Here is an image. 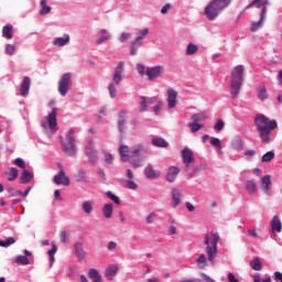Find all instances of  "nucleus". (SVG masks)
<instances>
[{
	"label": "nucleus",
	"instance_id": "13d9d810",
	"mask_svg": "<svg viewBox=\"0 0 282 282\" xmlns=\"http://www.w3.org/2000/svg\"><path fill=\"white\" fill-rule=\"evenodd\" d=\"M224 127H226V123L221 119H218L214 126V130L221 131L224 129Z\"/></svg>",
	"mask_w": 282,
	"mask_h": 282
},
{
	"label": "nucleus",
	"instance_id": "6e6d98bb",
	"mask_svg": "<svg viewBox=\"0 0 282 282\" xmlns=\"http://www.w3.org/2000/svg\"><path fill=\"white\" fill-rule=\"evenodd\" d=\"M137 72L140 76H144V74L147 75V66H144V64H137Z\"/></svg>",
	"mask_w": 282,
	"mask_h": 282
},
{
	"label": "nucleus",
	"instance_id": "cd10ccee",
	"mask_svg": "<svg viewBox=\"0 0 282 282\" xmlns=\"http://www.w3.org/2000/svg\"><path fill=\"white\" fill-rule=\"evenodd\" d=\"M199 52V46L195 43H188L185 50V56H195Z\"/></svg>",
	"mask_w": 282,
	"mask_h": 282
},
{
	"label": "nucleus",
	"instance_id": "37998d69",
	"mask_svg": "<svg viewBox=\"0 0 282 282\" xmlns=\"http://www.w3.org/2000/svg\"><path fill=\"white\" fill-rule=\"evenodd\" d=\"M14 263H18L19 265H30V259L25 256H18L14 259Z\"/></svg>",
	"mask_w": 282,
	"mask_h": 282
},
{
	"label": "nucleus",
	"instance_id": "20e7f679",
	"mask_svg": "<svg viewBox=\"0 0 282 282\" xmlns=\"http://www.w3.org/2000/svg\"><path fill=\"white\" fill-rule=\"evenodd\" d=\"M219 234L212 231L205 235L204 246L207 254V260L215 265V259H217V246L219 243Z\"/></svg>",
	"mask_w": 282,
	"mask_h": 282
},
{
	"label": "nucleus",
	"instance_id": "f704fd0d",
	"mask_svg": "<svg viewBox=\"0 0 282 282\" xmlns=\"http://www.w3.org/2000/svg\"><path fill=\"white\" fill-rule=\"evenodd\" d=\"M258 98L262 102H263V100H268L269 95H268V90L265 89L264 85H261L258 87Z\"/></svg>",
	"mask_w": 282,
	"mask_h": 282
},
{
	"label": "nucleus",
	"instance_id": "9d476101",
	"mask_svg": "<svg viewBox=\"0 0 282 282\" xmlns=\"http://www.w3.org/2000/svg\"><path fill=\"white\" fill-rule=\"evenodd\" d=\"M62 149L67 155H72V130L59 137Z\"/></svg>",
	"mask_w": 282,
	"mask_h": 282
},
{
	"label": "nucleus",
	"instance_id": "b1692460",
	"mask_svg": "<svg viewBox=\"0 0 282 282\" xmlns=\"http://www.w3.org/2000/svg\"><path fill=\"white\" fill-rule=\"evenodd\" d=\"M271 230L272 232H281L282 230L281 217L273 216V218L271 219Z\"/></svg>",
	"mask_w": 282,
	"mask_h": 282
},
{
	"label": "nucleus",
	"instance_id": "7ed1b4c3",
	"mask_svg": "<svg viewBox=\"0 0 282 282\" xmlns=\"http://www.w3.org/2000/svg\"><path fill=\"white\" fill-rule=\"evenodd\" d=\"M243 72H246V67L243 65L235 66L234 69L231 70V79H230L231 100H235L239 97L241 87H243Z\"/></svg>",
	"mask_w": 282,
	"mask_h": 282
},
{
	"label": "nucleus",
	"instance_id": "09e8293b",
	"mask_svg": "<svg viewBox=\"0 0 282 282\" xmlns=\"http://www.w3.org/2000/svg\"><path fill=\"white\" fill-rule=\"evenodd\" d=\"M263 21H265V19H262V14H260V20L258 22H252L251 32H257L259 30V28H261V25H263Z\"/></svg>",
	"mask_w": 282,
	"mask_h": 282
},
{
	"label": "nucleus",
	"instance_id": "e433bc0d",
	"mask_svg": "<svg viewBox=\"0 0 282 282\" xmlns=\"http://www.w3.org/2000/svg\"><path fill=\"white\" fill-rule=\"evenodd\" d=\"M12 30H13V26L11 24H7L2 28V36L4 39H12L13 34H12Z\"/></svg>",
	"mask_w": 282,
	"mask_h": 282
},
{
	"label": "nucleus",
	"instance_id": "79ce46f5",
	"mask_svg": "<svg viewBox=\"0 0 282 282\" xmlns=\"http://www.w3.org/2000/svg\"><path fill=\"white\" fill-rule=\"evenodd\" d=\"M14 243H17L14 237H9L6 240H0V248H8L10 246H14Z\"/></svg>",
	"mask_w": 282,
	"mask_h": 282
},
{
	"label": "nucleus",
	"instance_id": "6ab92c4d",
	"mask_svg": "<svg viewBox=\"0 0 282 282\" xmlns=\"http://www.w3.org/2000/svg\"><path fill=\"white\" fill-rule=\"evenodd\" d=\"M260 186L265 195H270V188L272 186V177L270 175H264L261 178Z\"/></svg>",
	"mask_w": 282,
	"mask_h": 282
},
{
	"label": "nucleus",
	"instance_id": "1a4fd4ad",
	"mask_svg": "<svg viewBox=\"0 0 282 282\" xmlns=\"http://www.w3.org/2000/svg\"><path fill=\"white\" fill-rule=\"evenodd\" d=\"M165 68L162 65L153 66V67H148L145 76L148 77V80H155L156 78H160L163 76Z\"/></svg>",
	"mask_w": 282,
	"mask_h": 282
},
{
	"label": "nucleus",
	"instance_id": "69168bd1",
	"mask_svg": "<svg viewBox=\"0 0 282 282\" xmlns=\"http://www.w3.org/2000/svg\"><path fill=\"white\" fill-rule=\"evenodd\" d=\"M104 155H105V162H106L107 164H112V162H113V156H112L111 154L107 153V152H104Z\"/></svg>",
	"mask_w": 282,
	"mask_h": 282
},
{
	"label": "nucleus",
	"instance_id": "603ef678",
	"mask_svg": "<svg viewBox=\"0 0 282 282\" xmlns=\"http://www.w3.org/2000/svg\"><path fill=\"white\" fill-rule=\"evenodd\" d=\"M124 182V186L126 188H129L130 191H137L138 189V184L135 182H133L132 180H126Z\"/></svg>",
	"mask_w": 282,
	"mask_h": 282
},
{
	"label": "nucleus",
	"instance_id": "2f4dec72",
	"mask_svg": "<svg viewBox=\"0 0 282 282\" xmlns=\"http://www.w3.org/2000/svg\"><path fill=\"white\" fill-rule=\"evenodd\" d=\"M102 213L106 219H111V216L113 215V205L111 203L105 204L102 207Z\"/></svg>",
	"mask_w": 282,
	"mask_h": 282
},
{
	"label": "nucleus",
	"instance_id": "473e14b6",
	"mask_svg": "<svg viewBox=\"0 0 282 282\" xmlns=\"http://www.w3.org/2000/svg\"><path fill=\"white\" fill-rule=\"evenodd\" d=\"M82 210H84L86 215H91V213H94V202L85 200L82 204Z\"/></svg>",
	"mask_w": 282,
	"mask_h": 282
},
{
	"label": "nucleus",
	"instance_id": "bf43d9fd",
	"mask_svg": "<svg viewBox=\"0 0 282 282\" xmlns=\"http://www.w3.org/2000/svg\"><path fill=\"white\" fill-rule=\"evenodd\" d=\"M155 217H158L155 212L150 213L145 218L147 224H153L155 221Z\"/></svg>",
	"mask_w": 282,
	"mask_h": 282
},
{
	"label": "nucleus",
	"instance_id": "5fc2aeb1",
	"mask_svg": "<svg viewBox=\"0 0 282 282\" xmlns=\"http://www.w3.org/2000/svg\"><path fill=\"white\" fill-rule=\"evenodd\" d=\"M210 144L212 147H215L218 151H221V140H219V138H210Z\"/></svg>",
	"mask_w": 282,
	"mask_h": 282
},
{
	"label": "nucleus",
	"instance_id": "a19ab883",
	"mask_svg": "<svg viewBox=\"0 0 282 282\" xmlns=\"http://www.w3.org/2000/svg\"><path fill=\"white\" fill-rule=\"evenodd\" d=\"M124 124H127V121L124 120V111L119 112V120H118V129L120 133L124 131Z\"/></svg>",
	"mask_w": 282,
	"mask_h": 282
},
{
	"label": "nucleus",
	"instance_id": "2eb2a0df",
	"mask_svg": "<svg viewBox=\"0 0 282 282\" xmlns=\"http://www.w3.org/2000/svg\"><path fill=\"white\" fill-rule=\"evenodd\" d=\"M54 184L57 186H69L70 180L65 174V171H59L58 174H56L53 178Z\"/></svg>",
	"mask_w": 282,
	"mask_h": 282
},
{
	"label": "nucleus",
	"instance_id": "7c9ffc66",
	"mask_svg": "<svg viewBox=\"0 0 282 282\" xmlns=\"http://www.w3.org/2000/svg\"><path fill=\"white\" fill-rule=\"evenodd\" d=\"M246 191L249 195L257 194V183L253 180L246 182Z\"/></svg>",
	"mask_w": 282,
	"mask_h": 282
},
{
	"label": "nucleus",
	"instance_id": "c756f323",
	"mask_svg": "<svg viewBox=\"0 0 282 282\" xmlns=\"http://www.w3.org/2000/svg\"><path fill=\"white\" fill-rule=\"evenodd\" d=\"M197 268H199V270H206V268H208V259L206 258V254L202 253L197 260Z\"/></svg>",
	"mask_w": 282,
	"mask_h": 282
},
{
	"label": "nucleus",
	"instance_id": "338daca9",
	"mask_svg": "<svg viewBox=\"0 0 282 282\" xmlns=\"http://www.w3.org/2000/svg\"><path fill=\"white\" fill-rule=\"evenodd\" d=\"M160 111H162V102H159L158 105L154 106L153 108V112L155 113V116L160 115Z\"/></svg>",
	"mask_w": 282,
	"mask_h": 282
},
{
	"label": "nucleus",
	"instance_id": "3c124183",
	"mask_svg": "<svg viewBox=\"0 0 282 282\" xmlns=\"http://www.w3.org/2000/svg\"><path fill=\"white\" fill-rule=\"evenodd\" d=\"M106 196L109 197L111 199V202L117 204V206H119L120 197H118L116 194H113V192H111V191L106 192Z\"/></svg>",
	"mask_w": 282,
	"mask_h": 282
},
{
	"label": "nucleus",
	"instance_id": "774afa93",
	"mask_svg": "<svg viewBox=\"0 0 282 282\" xmlns=\"http://www.w3.org/2000/svg\"><path fill=\"white\" fill-rule=\"evenodd\" d=\"M228 281L229 282H239V280H237V278H235V274H232V273H228Z\"/></svg>",
	"mask_w": 282,
	"mask_h": 282
},
{
	"label": "nucleus",
	"instance_id": "0eeeda50",
	"mask_svg": "<svg viewBox=\"0 0 282 282\" xmlns=\"http://www.w3.org/2000/svg\"><path fill=\"white\" fill-rule=\"evenodd\" d=\"M182 160L183 164L185 165V171L188 173V171H192L193 164H195V158L193 156V151L185 147L182 152Z\"/></svg>",
	"mask_w": 282,
	"mask_h": 282
},
{
	"label": "nucleus",
	"instance_id": "a211bd4d",
	"mask_svg": "<svg viewBox=\"0 0 282 282\" xmlns=\"http://www.w3.org/2000/svg\"><path fill=\"white\" fill-rule=\"evenodd\" d=\"M107 41H111V33L107 29H101L97 33L96 44L102 45L107 43Z\"/></svg>",
	"mask_w": 282,
	"mask_h": 282
},
{
	"label": "nucleus",
	"instance_id": "ea45409f",
	"mask_svg": "<svg viewBox=\"0 0 282 282\" xmlns=\"http://www.w3.org/2000/svg\"><path fill=\"white\" fill-rule=\"evenodd\" d=\"M250 267L252 268V270H256V272H261L263 264L261 263V260H259V258H256L250 261Z\"/></svg>",
	"mask_w": 282,
	"mask_h": 282
},
{
	"label": "nucleus",
	"instance_id": "4c0bfd02",
	"mask_svg": "<svg viewBox=\"0 0 282 282\" xmlns=\"http://www.w3.org/2000/svg\"><path fill=\"white\" fill-rule=\"evenodd\" d=\"M139 111L140 113H144L145 111H149V104L147 101V97L140 96V102H139Z\"/></svg>",
	"mask_w": 282,
	"mask_h": 282
},
{
	"label": "nucleus",
	"instance_id": "de8ad7c7",
	"mask_svg": "<svg viewBox=\"0 0 282 282\" xmlns=\"http://www.w3.org/2000/svg\"><path fill=\"white\" fill-rule=\"evenodd\" d=\"M18 177H19V170H17V167H11L8 181L14 182Z\"/></svg>",
	"mask_w": 282,
	"mask_h": 282
},
{
	"label": "nucleus",
	"instance_id": "72a5a7b5",
	"mask_svg": "<svg viewBox=\"0 0 282 282\" xmlns=\"http://www.w3.org/2000/svg\"><path fill=\"white\" fill-rule=\"evenodd\" d=\"M208 118V116H206V113L204 112H198L192 116L191 120L192 122H195L196 124H200V122H204V120H206Z\"/></svg>",
	"mask_w": 282,
	"mask_h": 282
},
{
	"label": "nucleus",
	"instance_id": "58836bf2",
	"mask_svg": "<svg viewBox=\"0 0 282 282\" xmlns=\"http://www.w3.org/2000/svg\"><path fill=\"white\" fill-rule=\"evenodd\" d=\"M40 6L42 7V9L40 10V14L45 15L52 12V7L47 6V0H41Z\"/></svg>",
	"mask_w": 282,
	"mask_h": 282
},
{
	"label": "nucleus",
	"instance_id": "a878e982",
	"mask_svg": "<svg viewBox=\"0 0 282 282\" xmlns=\"http://www.w3.org/2000/svg\"><path fill=\"white\" fill-rule=\"evenodd\" d=\"M88 278L91 280V282H102V275L97 269H89Z\"/></svg>",
	"mask_w": 282,
	"mask_h": 282
},
{
	"label": "nucleus",
	"instance_id": "f03ea898",
	"mask_svg": "<svg viewBox=\"0 0 282 282\" xmlns=\"http://www.w3.org/2000/svg\"><path fill=\"white\" fill-rule=\"evenodd\" d=\"M253 122L261 142L264 144H270V142H272V131L279 127L276 120H270V118H268L265 115L258 113L256 115Z\"/></svg>",
	"mask_w": 282,
	"mask_h": 282
},
{
	"label": "nucleus",
	"instance_id": "5701e85b",
	"mask_svg": "<svg viewBox=\"0 0 282 282\" xmlns=\"http://www.w3.org/2000/svg\"><path fill=\"white\" fill-rule=\"evenodd\" d=\"M144 175L148 180H158V177H160V172L154 170L153 166L148 165L144 169Z\"/></svg>",
	"mask_w": 282,
	"mask_h": 282
},
{
	"label": "nucleus",
	"instance_id": "393cba45",
	"mask_svg": "<svg viewBox=\"0 0 282 282\" xmlns=\"http://www.w3.org/2000/svg\"><path fill=\"white\" fill-rule=\"evenodd\" d=\"M177 175H180V169H177V166H170L167 171L166 180L170 183H173L177 178Z\"/></svg>",
	"mask_w": 282,
	"mask_h": 282
},
{
	"label": "nucleus",
	"instance_id": "aec40b11",
	"mask_svg": "<svg viewBox=\"0 0 282 282\" xmlns=\"http://www.w3.org/2000/svg\"><path fill=\"white\" fill-rule=\"evenodd\" d=\"M182 204V191L177 188L172 189V208H177Z\"/></svg>",
	"mask_w": 282,
	"mask_h": 282
},
{
	"label": "nucleus",
	"instance_id": "c85d7f7f",
	"mask_svg": "<svg viewBox=\"0 0 282 282\" xmlns=\"http://www.w3.org/2000/svg\"><path fill=\"white\" fill-rule=\"evenodd\" d=\"M20 180H21V184H30V182L34 180V174H32L28 170H23Z\"/></svg>",
	"mask_w": 282,
	"mask_h": 282
},
{
	"label": "nucleus",
	"instance_id": "864d4df0",
	"mask_svg": "<svg viewBox=\"0 0 282 282\" xmlns=\"http://www.w3.org/2000/svg\"><path fill=\"white\" fill-rule=\"evenodd\" d=\"M232 148L236 151H241L243 149V140L241 139H235L232 142Z\"/></svg>",
	"mask_w": 282,
	"mask_h": 282
},
{
	"label": "nucleus",
	"instance_id": "49530a36",
	"mask_svg": "<svg viewBox=\"0 0 282 282\" xmlns=\"http://www.w3.org/2000/svg\"><path fill=\"white\" fill-rule=\"evenodd\" d=\"M57 250H58V247H56V243H52V248L48 250L51 264H53L55 261L54 256L56 254Z\"/></svg>",
	"mask_w": 282,
	"mask_h": 282
},
{
	"label": "nucleus",
	"instance_id": "6e6552de",
	"mask_svg": "<svg viewBox=\"0 0 282 282\" xmlns=\"http://www.w3.org/2000/svg\"><path fill=\"white\" fill-rule=\"evenodd\" d=\"M69 83H72V74L66 73L62 76L58 83V93L61 96H67V91H69Z\"/></svg>",
	"mask_w": 282,
	"mask_h": 282
},
{
	"label": "nucleus",
	"instance_id": "412c9836",
	"mask_svg": "<svg viewBox=\"0 0 282 282\" xmlns=\"http://www.w3.org/2000/svg\"><path fill=\"white\" fill-rule=\"evenodd\" d=\"M256 8L261 9L262 20L265 19L268 14V6H270V0H260L257 3H252Z\"/></svg>",
	"mask_w": 282,
	"mask_h": 282
},
{
	"label": "nucleus",
	"instance_id": "680f3d73",
	"mask_svg": "<svg viewBox=\"0 0 282 282\" xmlns=\"http://www.w3.org/2000/svg\"><path fill=\"white\" fill-rule=\"evenodd\" d=\"M14 165L19 166V169H25V161H23L21 158H18L14 160Z\"/></svg>",
	"mask_w": 282,
	"mask_h": 282
},
{
	"label": "nucleus",
	"instance_id": "c03bdc74",
	"mask_svg": "<svg viewBox=\"0 0 282 282\" xmlns=\"http://www.w3.org/2000/svg\"><path fill=\"white\" fill-rule=\"evenodd\" d=\"M187 127L191 129L192 133H197V131L204 129V124L195 123V121L189 122Z\"/></svg>",
	"mask_w": 282,
	"mask_h": 282
},
{
	"label": "nucleus",
	"instance_id": "f257e3e1",
	"mask_svg": "<svg viewBox=\"0 0 282 282\" xmlns=\"http://www.w3.org/2000/svg\"><path fill=\"white\" fill-rule=\"evenodd\" d=\"M118 151L122 162H129L133 169L144 166V160L149 158V150L144 144H137L132 148L120 145Z\"/></svg>",
	"mask_w": 282,
	"mask_h": 282
},
{
	"label": "nucleus",
	"instance_id": "4d7b16f0",
	"mask_svg": "<svg viewBox=\"0 0 282 282\" xmlns=\"http://www.w3.org/2000/svg\"><path fill=\"white\" fill-rule=\"evenodd\" d=\"M130 39H131V33H128V32H123L119 36V41L121 43H127V41H129Z\"/></svg>",
	"mask_w": 282,
	"mask_h": 282
},
{
	"label": "nucleus",
	"instance_id": "052dcab7",
	"mask_svg": "<svg viewBox=\"0 0 282 282\" xmlns=\"http://www.w3.org/2000/svg\"><path fill=\"white\" fill-rule=\"evenodd\" d=\"M15 51H17V46L12 44H8L6 46V53L9 54V56H12V54H14Z\"/></svg>",
	"mask_w": 282,
	"mask_h": 282
},
{
	"label": "nucleus",
	"instance_id": "0e129e2a",
	"mask_svg": "<svg viewBox=\"0 0 282 282\" xmlns=\"http://www.w3.org/2000/svg\"><path fill=\"white\" fill-rule=\"evenodd\" d=\"M173 8V4L166 3L162 9H161V14H169V10Z\"/></svg>",
	"mask_w": 282,
	"mask_h": 282
},
{
	"label": "nucleus",
	"instance_id": "bb28decb",
	"mask_svg": "<svg viewBox=\"0 0 282 282\" xmlns=\"http://www.w3.org/2000/svg\"><path fill=\"white\" fill-rule=\"evenodd\" d=\"M153 147H158L159 149H166L169 147V142L164 140V138L155 137L152 139Z\"/></svg>",
	"mask_w": 282,
	"mask_h": 282
},
{
	"label": "nucleus",
	"instance_id": "9b49d317",
	"mask_svg": "<svg viewBox=\"0 0 282 282\" xmlns=\"http://www.w3.org/2000/svg\"><path fill=\"white\" fill-rule=\"evenodd\" d=\"M86 156L90 164H96L98 162V151L94 148V140H89L86 145Z\"/></svg>",
	"mask_w": 282,
	"mask_h": 282
},
{
	"label": "nucleus",
	"instance_id": "39448f33",
	"mask_svg": "<svg viewBox=\"0 0 282 282\" xmlns=\"http://www.w3.org/2000/svg\"><path fill=\"white\" fill-rule=\"evenodd\" d=\"M230 3H232V0H212L204 10L206 19H208V21H215Z\"/></svg>",
	"mask_w": 282,
	"mask_h": 282
},
{
	"label": "nucleus",
	"instance_id": "ddd939ff",
	"mask_svg": "<svg viewBox=\"0 0 282 282\" xmlns=\"http://www.w3.org/2000/svg\"><path fill=\"white\" fill-rule=\"evenodd\" d=\"M123 74H124V62H119L112 75V80L115 85H120V83L124 80Z\"/></svg>",
	"mask_w": 282,
	"mask_h": 282
},
{
	"label": "nucleus",
	"instance_id": "e2e57ef3",
	"mask_svg": "<svg viewBox=\"0 0 282 282\" xmlns=\"http://www.w3.org/2000/svg\"><path fill=\"white\" fill-rule=\"evenodd\" d=\"M75 180H76V182H85V172L84 171H79L75 175Z\"/></svg>",
	"mask_w": 282,
	"mask_h": 282
},
{
	"label": "nucleus",
	"instance_id": "f3484780",
	"mask_svg": "<svg viewBox=\"0 0 282 282\" xmlns=\"http://www.w3.org/2000/svg\"><path fill=\"white\" fill-rule=\"evenodd\" d=\"M177 107V91L173 88L167 89V109Z\"/></svg>",
	"mask_w": 282,
	"mask_h": 282
},
{
	"label": "nucleus",
	"instance_id": "423d86ee",
	"mask_svg": "<svg viewBox=\"0 0 282 282\" xmlns=\"http://www.w3.org/2000/svg\"><path fill=\"white\" fill-rule=\"evenodd\" d=\"M151 34L149 28L139 29L135 32V37L130 45V56H137L140 47L144 45V39Z\"/></svg>",
	"mask_w": 282,
	"mask_h": 282
},
{
	"label": "nucleus",
	"instance_id": "dca6fc26",
	"mask_svg": "<svg viewBox=\"0 0 282 282\" xmlns=\"http://www.w3.org/2000/svg\"><path fill=\"white\" fill-rule=\"evenodd\" d=\"M30 87H32V79L24 76L20 84V96H22V98H26L28 94H30Z\"/></svg>",
	"mask_w": 282,
	"mask_h": 282
},
{
	"label": "nucleus",
	"instance_id": "4be33fe9",
	"mask_svg": "<svg viewBox=\"0 0 282 282\" xmlns=\"http://www.w3.org/2000/svg\"><path fill=\"white\" fill-rule=\"evenodd\" d=\"M118 275V265L111 264L105 271V278L108 281H113V278Z\"/></svg>",
	"mask_w": 282,
	"mask_h": 282
},
{
	"label": "nucleus",
	"instance_id": "4468645a",
	"mask_svg": "<svg viewBox=\"0 0 282 282\" xmlns=\"http://www.w3.org/2000/svg\"><path fill=\"white\" fill-rule=\"evenodd\" d=\"M57 113L56 108H53V110L46 117V122L52 133H56V131H58V122L56 121Z\"/></svg>",
	"mask_w": 282,
	"mask_h": 282
},
{
	"label": "nucleus",
	"instance_id": "f8f14e48",
	"mask_svg": "<svg viewBox=\"0 0 282 282\" xmlns=\"http://www.w3.org/2000/svg\"><path fill=\"white\" fill-rule=\"evenodd\" d=\"M84 246H85V242L83 240H79L74 245L75 254L79 263H83V261L87 259V251H85Z\"/></svg>",
	"mask_w": 282,
	"mask_h": 282
},
{
	"label": "nucleus",
	"instance_id": "8fccbe9b",
	"mask_svg": "<svg viewBox=\"0 0 282 282\" xmlns=\"http://www.w3.org/2000/svg\"><path fill=\"white\" fill-rule=\"evenodd\" d=\"M272 160H274V151H269L261 158V162H272Z\"/></svg>",
	"mask_w": 282,
	"mask_h": 282
},
{
	"label": "nucleus",
	"instance_id": "a18cd8bd",
	"mask_svg": "<svg viewBox=\"0 0 282 282\" xmlns=\"http://www.w3.org/2000/svg\"><path fill=\"white\" fill-rule=\"evenodd\" d=\"M116 85L118 84H116L115 82L108 85V91H109L110 98H116V94H118V87H116Z\"/></svg>",
	"mask_w": 282,
	"mask_h": 282
},
{
	"label": "nucleus",
	"instance_id": "c9c22d12",
	"mask_svg": "<svg viewBox=\"0 0 282 282\" xmlns=\"http://www.w3.org/2000/svg\"><path fill=\"white\" fill-rule=\"evenodd\" d=\"M69 43V35H65L64 37H56L53 41V44L56 45L57 47H63Z\"/></svg>",
	"mask_w": 282,
	"mask_h": 282
}]
</instances>
